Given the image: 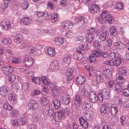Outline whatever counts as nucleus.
I'll return each mask as SVG.
<instances>
[{
	"instance_id": "nucleus-31",
	"label": "nucleus",
	"mask_w": 129,
	"mask_h": 129,
	"mask_svg": "<svg viewBox=\"0 0 129 129\" xmlns=\"http://www.w3.org/2000/svg\"><path fill=\"white\" fill-rule=\"evenodd\" d=\"M47 112L48 113V115L50 116H52L54 113V108L51 105H49L47 107Z\"/></svg>"
},
{
	"instance_id": "nucleus-23",
	"label": "nucleus",
	"mask_w": 129,
	"mask_h": 129,
	"mask_svg": "<svg viewBox=\"0 0 129 129\" xmlns=\"http://www.w3.org/2000/svg\"><path fill=\"white\" fill-rule=\"evenodd\" d=\"M82 104V109L83 112L88 111V109L91 107L90 103L87 102H84Z\"/></svg>"
},
{
	"instance_id": "nucleus-62",
	"label": "nucleus",
	"mask_w": 129,
	"mask_h": 129,
	"mask_svg": "<svg viewBox=\"0 0 129 129\" xmlns=\"http://www.w3.org/2000/svg\"><path fill=\"white\" fill-rule=\"evenodd\" d=\"M79 121L80 123L81 126H82V125L85 123V122H86V121L82 117H80L79 118Z\"/></svg>"
},
{
	"instance_id": "nucleus-18",
	"label": "nucleus",
	"mask_w": 129,
	"mask_h": 129,
	"mask_svg": "<svg viewBox=\"0 0 129 129\" xmlns=\"http://www.w3.org/2000/svg\"><path fill=\"white\" fill-rule=\"evenodd\" d=\"M84 113L86 119L87 120L89 121L91 120L92 117L94 115L93 111L90 110L85 111Z\"/></svg>"
},
{
	"instance_id": "nucleus-27",
	"label": "nucleus",
	"mask_w": 129,
	"mask_h": 129,
	"mask_svg": "<svg viewBox=\"0 0 129 129\" xmlns=\"http://www.w3.org/2000/svg\"><path fill=\"white\" fill-rule=\"evenodd\" d=\"M76 81L78 85H82L85 82V79L83 77L80 76L76 78Z\"/></svg>"
},
{
	"instance_id": "nucleus-7",
	"label": "nucleus",
	"mask_w": 129,
	"mask_h": 129,
	"mask_svg": "<svg viewBox=\"0 0 129 129\" xmlns=\"http://www.w3.org/2000/svg\"><path fill=\"white\" fill-rule=\"evenodd\" d=\"M1 26L5 30L9 29L11 27V24L8 20L5 19L1 21Z\"/></svg>"
},
{
	"instance_id": "nucleus-13",
	"label": "nucleus",
	"mask_w": 129,
	"mask_h": 129,
	"mask_svg": "<svg viewBox=\"0 0 129 129\" xmlns=\"http://www.w3.org/2000/svg\"><path fill=\"white\" fill-rule=\"evenodd\" d=\"M50 88L51 90L52 91V95L54 97H57L59 95V89L58 87L52 85L51 86Z\"/></svg>"
},
{
	"instance_id": "nucleus-63",
	"label": "nucleus",
	"mask_w": 129,
	"mask_h": 129,
	"mask_svg": "<svg viewBox=\"0 0 129 129\" xmlns=\"http://www.w3.org/2000/svg\"><path fill=\"white\" fill-rule=\"evenodd\" d=\"M125 116L124 115L122 116L120 118V122L123 126L124 124V121L125 120Z\"/></svg>"
},
{
	"instance_id": "nucleus-34",
	"label": "nucleus",
	"mask_w": 129,
	"mask_h": 129,
	"mask_svg": "<svg viewBox=\"0 0 129 129\" xmlns=\"http://www.w3.org/2000/svg\"><path fill=\"white\" fill-rule=\"evenodd\" d=\"M27 46L24 47L27 48V52L29 53H33L35 52V49H36L33 46H28L27 44Z\"/></svg>"
},
{
	"instance_id": "nucleus-11",
	"label": "nucleus",
	"mask_w": 129,
	"mask_h": 129,
	"mask_svg": "<svg viewBox=\"0 0 129 129\" xmlns=\"http://www.w3.org/2000/svg\"><path fill=\"white\" fill-rule=\"evenodd\" d=\"M28 106L30 109L34 110L37 109L39 106L38 104L34 100H31L28 104Z\"/></svg>"
},
{
	"instance_id": "nucleus-6",
	"label": "nucleus",
	"mask_w": 129,
	"mask_h": 129,
	"mask_svg": "<svg viewBox=\"0 0 129 129\" xmlns=\"http://www.w3.org/2000/svg\"><path fill=\"white\" fill-rule=\"evenodd\" d=\"M59 61L57 59H54L51 63L49 68L52 71L57 70L59 64Z\"/></svg>"
},
{
	"instance_id": "nucleus-64",
	"label": "nucleus",
	"mask_w": 129,
	"mask_h": 129,
	"mask_svg": "<svg viewBox=\"0 0 129 129\" xmlns=\"http://www.w3.org/2000/svg\"><path fill=\"white\" fill-rule=\"evenodd\" d=\"M104 63L106 65L111 66H113V61L111 60H108L105 61Z\"/></svg>"
},
{
	"instance_id": "nucleus-51",
	"label": "nucleus",
	"mask_w": 129,
	"mask_h": 129,
	"mask_svg": "<svg viewBox=\"0 0 129 129\" xmlns=\"http://www.w3.org/2000/svg\"><path fill=\"white\" fill-rule=\"evenodd\" d=\"M96 81L97 83H101L103 82V80L101 77V75L99 74L96 75Z\"/></svg>"
},
{
	"instance_id": "nucleus-3",
	"label": "nucleus",
	"mask_w": 129,
	"mask_h": 129,
	"mask_svg": "<svg viewBox=\"0 0 129 129\" xmlns=\"http://www.w3.org/2000/svg\"><path fill=\"white\" fill-rule=\"evenodd\" d=\"M110 15L109 12L104 10L103 11L101 15V18H98L96 20L101 24L105 23L106 19Z\"/></svg>"
},
{
	"instance_id": "nucleus-57",
	"label": "nucleus",
	"mask_w": 129,
	"mask_h": 129,
	"mask_svg": "<svg viewBox=\"0 0 129 129\" xmlns=\"http://www.w3.org/2000/svg\"><path fill=\"white\" fill-rule=\"evenodd\" d=\"M28 6V3L27 2H25L22 4V8L23 9H26Z\"/></svg>"
},
{
	"instance_id": "nucleus-8",
	"label": "nucleus",
	"mask_w": 129,
	"mask_h": 129,
	"mask_svg": "<svg viewBox=\"0 0 129 129\" xmlns=\"http://www.w3.org/2000/svg\"><path fill=\"white\" fill-rule=\"evenodd\" d=\"M1 69L3 73L8 75H9L13 70V68L12 67L6 66H2Z\"/></svg>"
},
{
	"instance_id": "nucleus-45",
	"label": "nucleus",
	"mask_w": 129,
	"mask_h": 129,
	"mask_svg": "<svg viewBox=\"0 0 129 129\" xmlns=\"http://www.w3.org/2000/svg\"><path fill=\"white\" fill-rule=\"evenodd\" d=\"M96 57L92 53L89 57L88 60L91 62H94L95 60Z\"/></svg>"
},
{
	"instance_id": "nucleus-41",
	"label": "nucleus",
	"mask_w": 129,
	"mask_h": 129,
	"mask_svg": "<svg viewBox=\"0 0 129 129\" xmlns=\"http://www.w3.org/2000/svg\"><path fill=\"white\" fill-rule=\"evenodd\" d=\"M2 42L5 44H10L11 43V40L10 38H3L1 40Z\"/></svg>"
},
{
	"instance_id": "nucleus-52",
	"label": "nucleus",
	"mask_w": 129,
	"mask_h": 129,
	"mask_svg": "<svg viewBox=\"0 0 129 129\" xmlns=\"http://www.w3.org/2000/svg\"><path fill=\"white\" fill-rule=\"evenodd\" d=\"M103 96L102 95L101 93H98V96H97V100L99 103L102 102L103 100Z\"/></svg>"
},
{
	"instance_id": "nucleus-25",
	"label": "nucleus",
	"mask_w": 129,
	"mask_h": 129,
	"mask_svg": "<svg viewBox=\"0 0 129 129\" xmlns=\"http://www.w3.org/2000/svg\"><path fill=\"white\" fill-rule=\"evenodd\" d=\"M21 22L24 24L27 25L31 24L32 22V21L30 18L26 17L23 18L22 19Z\"/></svg>"
},
{
	"instance_id": "nucleus-58",
	"label": "nucleus",
	"mask_w": 129,
	"mask_h": 129,
	"mask_svg": "<svg viewBox=\"0 0 129 129\" xmlns=\"http://www.w3.org/2000/svg\"><path fill=\"white\" fill-rule=\"evenodd\" d=\"M93 45L94 47L99 49L101 46L100 43L98 40H96L95 42L93 43Z\"/></svg>"
},
{
	"instance_id": "nucleus-21",
	"label": "nucleus",
	"mask_w": 129,
	"mask_h": 129,
	"mask_svg": "<svg viewBox=\"0 0 129 129\" xmlns=\"http://www.w3.org/2000/svg\"><path fill=\"white\" fill-rule=\"evenodd\" d=\"M70 96L67 94H65L62 96L63 103L66 105H68L71 102Z\"/></svg>"
},
{
	"instance_id": "nucleus-55",
	"label": "nucleus",
	"mask_w": 129,
	"mask_h": 129,
	"mask_svg": "<svg viewBox=\"0 0 129 129\" xmlns=\"http://www.w3.org/2000/svg\"><path fill=\"white\" fill-rule=\"evenodd\" d=\"M26 122V120L25 118H23L21 119L18 121V125H22L24 124Z\"/></svg>"
},
{
	"instance_id": "nucleus-35",
	"label": "nucleus",
	"mask_w": 129,
	"mask_h": 129,
	"mask_svg": "<svg viewBox=\"0 0 129 129\" xmlns=\"http://www.w3.org/2000/svg\"><path fill=\"white\" fill-rule=\"evenodd\" d=\"M50 19L51 21L54 23L56 22L57 20V15L55 13H52L51 15Z\"/></svg>"
},
{
	"instance_id": "nucleus-20",
	"label": "nucleus",
	"mask_w": 129,
	"mask_h": 129,
	"mask_svg": "<svg viewBox=\"0 0 129 129\" xmlns=\"http://www.w3.org/2000/svg\"><path fill=\"white\" fill-rule=\"evenodd\" d=\"M65 42V40L63 38L57 37L55 39L53 43L55 45L59 46L62 45Z\"/></svg>"
},
{
	"instance_id": "nucleus-37",
	"label": "nucleus",
	"mask_w": 129,
	"mask_h": 129,
	"mask_svg": "<svg viewBox=\"0 0 129 129\" xmlns=\"http://www.w3.org/2000/svg\"><path fill=\"white\" fill-rule=\"evenodd\" d=\"M54 49L51 48H48L47 49V53L48 55L52 56L55 54V51Z\"/></svg>"
},
{
	"instance_id": "nucleus-61",
	"label": "nucleus",
	"mask_w": 129,
	"mask_h": 129,
	"mask_svg": "<svg viewBox=\"0 0 129 129\" xmlns=\"http://www.w3.org/2000/svg\"><path fill=\"white\" fill-rule=\"evenodd\" d=\"M12 115V116L14 117H17L19 115L18 112L15 110H13L12 113H11Z\"/></svg>"
},
{
	"instance_id": "nucleus-15",
	"label": "nucleus",
	"mask_w": 129,
	"mask_h": 129,
	"mask_svg": "<svg viewBox=\"0 0 129 129\" xmlns=\"http://www.w3.org/2000/svg\"><path fill=\"white\" fill-rule=\"evenodd\" d=\"M9 88L7 85H5L0 88V94L3 96L7 95L9 92Z\"/></svg>"
},
{
	"instance_id": "nucleus-42",
	"label": "nucleus",
	"mask_w": 129,
	"mask_h": 129,
	"mask_svg": "<svg viewBox=\"0 0 129 129\" xmlns=\"http://www.w3.org/2000/svg\"><path fill=\"white\" fill-rule=\"evenodd\" d=\"M16 99V95L14 93H11L9 95V100L13 101H15Z\"/></svg>"
},
{
	"instance_id": "nucleus-4",
	"label": "nucleus",
	"mask_w": 129,
	"mask_h": 129,
	"mask_svg": "<svg viewBox=\"0 0 129 129\" xmlns=\"http://www.w3.org/2000/svg\"><path fill=\"white\" fill-rule=\"evenodd\" d=\"M16 37L15 43L18 47H20V48L22 49L24 47L27 46V44L20 41V40H21V38H22L21 35L19 34H17Z\"/></svg>"
},
{
	"instance_id": "nucleus-12",
	"label": "nucleus",
	"mask_w": 129,
	"mask_h": 129,
	"mask_svg": "<svg viewBox=\"0 0 129 129\" xmlns=\"http://www.w3.org/2000/svg\"><path fill=\"white\" fill-rule=\"evenodd\" d=\"M62 26L64 30L72 28L73 27V24L69 21H66L62 23Z\"/></svg>"
},
{
	"instance_id": "nucleus-46",
	"label": "nucleus",
	"mask_w": 129,
	"mask_h": 129,
	"mask_svg": "<svg viewBox=\"0 0 129 129\" xmlns=\"http://www.w3.org/2000/svg\"><path fill=\"white\" fill-rule=\"evenodd\" d=\"M31 94L33 96L38 95V96H39V95H41V91L37 89H34L33 92L31 93Z\"/></svg>"
},
{
	"instance_id": "nucleus-2",
	"label": "nucleus",
	"mask_w": 129,
	"mask_h": 129,
	"mask_svg": "<svg viewBox=\"0 0 129 129\" xmlns=\"http://www.w3.org/2000/svg\"><path fill=\"white\" fill-rule=\"evenodd\" d=\"M87 31V33L86 36V40L88 43H90L94 40V35H95L97 36L99 34V31L93 27H91Z\"/></svg>"
},
{
	"instance_id": "nucleus-49",
	"label": "nucleus",
	"mask_w": 129,
	"mask_h": 129,
	"mask_svg": "<svg viewBox=\"0 0 129 129\" xmlns=\"http://www.w3.org/2000/svg\"><path fill=\"white\" fill-rule=\"evenodd\" d=\"M4 108L5 109L8 110H11L13 109L12 106L10 105L8 103H6L4 104Z\"/></svg>"
},
{
	"instance_id": "nucleus-40",
	"label": "nucleus",
	"mask_w": 129,
	"mask_h": 129,
	"mask_svg": "<svg viewBox=\"0 0 129 129\" xmlns=\"http://www.w3.org/2000/svg\"><path fill=\"white\" fill-rule=\"evenodd\" d=\"M38 98L39 99V101L42 104H44V103L48 101V100L46 98L43 96L42 94L39 95Z\"/></svg>"
},
{
	"instance_id": "nucleus-9",
	"label": "nucleus",
	"mask_w": 129,
	"mask_h": 129,
	"mask_svg": "<svg viewBox=\"0 0 129 129\" xmlns=\"http://www.w3.org/2000/svg\"><path fill=\"white\" fill-rule=\"evenodd\" d=\"M99 31V37L100 39L102 41H103L107 39V36L108 35V31H99Z\"/></svg>"
},
{
	"instance_id": "nucleus-47",
	"label": "nucleus",
	"mask_w": 129,
	"mask_h": 129,
	"mask_svg": "<svg viewBox=\"0 0 129 129\" xmlns=\"http://www.w3.org/2000/svg\"><path fill=\"white\" fill-rule=\"evenodd\" d=\"M106 21H107L110 24H113L114 22V20L112 17H111V15H110L109 16H108L106 19Z\"/></svg>"
},
{
	"instance_id": "nucleus-50",
	"label": "nucleus",
	"mask_w": 129,
	"mask_h": 129,
	"mask_svg": "<svg viewBox=\"0 0 129 129\" xmlns=\"http://www.w3.org/2000/svg\"><path fill=\"white\" fill-rule=\"evenodd\" d=\"M8 80L10 82H13L16 79L15 76L14 74H12L11 76H8Z\"/></svg>"
},
{
	"instance_id": "nucleus-59",
	"label": "nucleus",
	"mask_w": 129,
	"mask_h": 129,
	"mask_svg": "<svg viewBox=\"0 0 129 129\" xmlns=\"http://www.w3.org/2000/svg\"><path fill=\"white\" fill-rule=\"evenodd\" d=\"M115 126V123L113 122H111L108 125L109 129H114Z\"/></svg>"
},
{
	"instance_id": "nucleus-39",
	"label": "nucleus",
	"mask_w": 129,
	"mask_h": 129,
	"mask_svg": "<svg viewBox=\"0 0 129 129\" xmlns=\"http://www.w3.org/2000/svg\"><path fill=\"white\" fill-rule=\"evenodd\" d=\"M12 63L15 64H19L21 62V59L19 57H14L11 60Z\"/></svg>"
},
{
	"instance_id": "nucleus-53",
	"label": "nucleus",
	"mask_w": 129,
	"mask_h": 129,
	"mask_svg": "<svg viewBox=\"0 0 129 129\" xmlns=\"http://www.w3.org/2000/svg\"><path fill=\"white\" fill-rule=\"evenodd\" d=\"M118 83V84L122 83L124 82L125 81V79L123 77L119 76L118 78L116 79Z\"/></svg>"
},
{
	"instance_id": "nucleus-17",
	"label": "nucleus",
	"mask_w": 129,
	"mask_h": 129,
	"mask_svg": "<svg viewBox=\"0 0 129 129\" xmlns=\"http://www.w3.org/2000/svg\"><path fill=\"white\" fill-rule=\"evenodd\" d=\"M73 72V69H68L67 70L66 73V77L68 81L71 80L73 78L72 73Z\"/></svg>"
},
{
	"instance_id": "nucleus-30",
	"label": "nucleus",
	"mask_w": 129,
	"mask_h": 129,
	"mask_svg": "<svg viewBox=\"0 0 129 129\" xmlns=\"http://www.w3.org/2000/svg\"><path fill=\"white\" fill-rule=\"evenodd\" d=\"M73 57L79 62L81 60H83V54H82L75 53L74 54Z\"/></svg>"
},
{
	"instance_id": "nucleus-5",
	"label": "nucleus",
	"mask_w": 129,
	"mask_h": 129,
	"mask_svg": "<svg viewBox=\"0 0 129 129\" xmlns=\"http://www.w3.org/2000/svg\"><path fill=\"white\" fill-rule=\"evenodd\" d=\"M108 111L111 115H116L118 112L117 105L115 104H111L109 107Z\"/></svg>"
},
{
	"instance_id": "nucleus-19",
	"label": "nucleus",
	"mask_w": 129,
	"mask_h": 129,
	"mask_svg": "<svg viewBox=\"0 0 129 129\" xmlns=\"http://www.w3.org/2000/svg\"><path fill=\"white\" fill-rule=\"evenodd\" d=\"M100 7L98 5L93 4L91 6L90 11L93 13H95L99 11Z\"/></svg>"
},
{
	"instance_id": "nucleus-26",
	"label": "nucleus",
	"mask_w": 129,
	"mask_h": 129,
	"mask_svg": "<svg viewBox=\"0 0 129 129\" xmlns=\"http://www.w3.org/2000/svg\"><path fill=\"white\" fill-rule=\"evenodd\" d=\"M89 97L92 103H95L97 100V96L95 93L93 92H91L89 93Z\"/></svg>"
},
{
	"instance_id": "nucleus-48",
	"label": "nucleus",
	"mask_w": 129,
	"mask_h": 129,
	"mask_svg": "<svg viewBox=\"0 0 129 129\" xmlns=\"http://www.w3.org/2000/svg\"><path fill=\"white\" fill-rule=\"evenodd\" d=\"M116 8L118 9L122 10L123 9V4L121 2L117 3L116 5Z\"/></svg>"
},
{
	"instance_id": "nucleus-60",
	"label": "nucleus",
	"mask_w": 129,
	"mask_h": 129,
	"mask_svg": "<svg viewBox=\"0 0 129 129\" xmlns=\"http://www.w3.org/2000/svg\"><path fill=\"white\" fill-rule=\"evenodd\" d=\"M109 55V53L107 52H103L102 53L101 58H107Z\"/></svg>"
},
{
	"instance_id": "nucleus-44",
	"label": "nucleus",
	"mask_w": 129,
	"mask_h": 129,
	"mask_svg": "<svg viewBox=\"0 0 129 129\" xmlns=\"http://www.w3.org/2000/svg\"><path fill=\"white\" fill-rule=\"evenodd\" d=\"M31 80L36 84H39L40 83V78L38 77H34L32 78Z\"/></svg>"
},
{
	"instance_id": "nucleus-32",
	"label": "nucleus",
	"mask_w": 129,
	"mask_h": 129,
	"mask_svg": "<svg viewBox=\"0 0 129 129\" xmlns=\"http://www.w3.org/2000/svg\"><path fill=\"white\" fill-rule=\"evenodd\" d=\"M53 103L54 107L55 109H57L60 108L61 105L60 102L59 100L55 99L53 100Z\"/></svg>"
},
{
	"instance_id": "nucleus-14",
	"label": "nucleus",
	"mask_w": 129,
	"mask_h": 129,
	"mask_svg": "<svg viewBox=\"0 0 129 129\" xmlns=\"http://www.w3.org/2000/svg\"><path fill=\"white\" fill-rule=\"evenodd\" d=\"M109 108L108 103H106L102 105L100 109V111L102 115L108 114V109Z\"/></svg>"
},
{
	"instance_id": "nucleus-29",
	"label": "nucleus",
	"mask_w": 129,
	"mask_h": 129,
	"mask_svg": "<svg viewBox=\"0 0 129 129\" xmlns=\"http://www.w3.org/2000/svg\"><path fill=\"white\" fill-rule=\"evenodd\" d=\"M102 51L99 49L94 50L92 52V53L95 55V57L100 58L101 57Z\"/></svg>"
},
{
	"instance_id": "nucleus-56",
	"label": "nucleus",
	"mask_w": 129,
	"mask_h": 129,
	"mask_svg": "<svg viewBox=\"0 0 129 129\" xmlns=\"http://www.w3.org/2000/svg\"><path fill=\"white\" fill-rule=\"evenodd\" d=\"M121 60L116 59L114 61H113V66H117L119 65L121 63Z\"/></svg>"
},
{
	"instance_id": "nucleus-38",
	"label": "nucleus",
	"mask_w": 129,
	"mask_h": 129,
	"mask_svg": "<svg viewBox=\"0 0 129 129\" xmlns=\"http://www.w3.org/2000/svg\"><path fill=\"white\" fill-rule=\"evenodd\" d=\"M115 90L117 92H120L122 91L123 89V87L120 84H117L114 86Z\"/></svg>"
},
{
	"instance_id": "nucleus-54",
	"label": "nucleus",
	"mask_w": 129,
	"mask_h": 129,
	"mask_svg": "<svg viewBox=\"0 0 129 129\" xmlns=\"http://www.w3.org/2000/svg\"><path fill=\"white\" fill-rule=\"evenodd\" d=\"M122 94L125 96H129V90L128 88L123 89Z\"/></svg>"
},
{
	"instance_id": "nucleus-22",
	"label": "nucleus",
	"mask_w": 129,
	"mask_h": 129,
	"mask_svg": "<svg viewBox=\"0 0 129 129\" xmlns=\"http://www.w3.org/2000/svg\"><path fill=\"white\" fill-rule=\"evenodd\" d=\"M84 21V17L82 16L77 17L75 20V23L78 24L80 26L85 24Z\"/></svg>"
},
{
	"instance_id": "nucleus-28",
	"label": "nucleus",
	"mask_w": 129,
	"mask_h": 129,
	"mask_svg": "<svg viewBox=\"0 0 129 129\" xmlns=\"http://www.w3.org/2000/svg\"><path fill=\"white\" fill-rule=\"evenodd\" d=\"M109 31L111 35L114 36L116 37L118 35V31L116 29L114 26L111 27L110 28Z\"/></svg>"
},
{
	"instance_id": "nucleus-10",
	"label": "nucleus",
	"mask_w": 129,
	"mask_h": 129,
	"mask_svg": "<svg viewBox=\"0 0 129 129\" xmlns=\"http://www.w3.org/2000/svg\"><path fill=\"white\" fill-rule=\"evenodd\" d=\"M110 90L109 88L107 87L102 90L101 93L102 95L103 96L104 98L106 99H109L111 96L110 93Z\"/></svg>"
},
{
	"instance_id": "nucleus-43",
	"label": "nucleus",
	"mask_w": 129,
	"mask_h": 129,
	"mask_svg": "<svg viewBox=\"0 0 129 129\" xmlns=\"http://www.w3.org/2000/svg\"><path fill=\"white\" fill-rule=\"evenodd\" d=\"M119 72L120 75L125 76L126 75V69L123 68H121L119 70Z\"/></svg>"
},
{
	"instance_id": "nucleus-1",
	"label": "nucleus",
	"mask_w": 129,
	"mask_h": 129,
	"mask_svg": "<svg viewBox=\"0 0 129 129\" xmlns=\"http://www.w3.org/2000/svg\"><path fill=\"white\" fill-rule=\"evenodd\" d=\"M70 113L69 109L66 108L63 109L61 108L59 110L56 112L54 114L53 118L55 121L57 122L60 121L62 119L68 116Z\"/></svg>"
},
{
	"instance_id": "nucleus-24",
	"label": "nucleus",
	"mask_w": 129,
	"mask_h": 129,
	"mask_svg": "<svg viewBox=\"0 0 129 129\" xmlns=\"http://www.w3.org/2000/svg\"><path fill=\"white\" fill-rule=\"evenodd\" d=\"M82 95H76L74 98L75 101L74 104L76 106H79L82 100Z\"/></svg>"
},
{
	"instance_id": "nucleus-16",
	"label": "nucleus",
	"mask_w": 129,
	"mask_h": 129,
	"mask_svg": "<svg viewBox=\"0 0 129 129\" xmlns=\"http://www.w3.org/2000/svg\"><path fill=\"white\" fill-rule=\"evenodd\" d=\"M33 60L32 58L27 57L25 58L23 62L27 67H30L33 63Z\"/></svg>"
},
{
	"instance_id": "nucleus-33",
	"label": "nucleus",
	"mask_w": 129,
	"mask_h": 129,
	"mask_svg": "<svg viewBox=\"0 0 129 129\" xmlns=\"http://www.w3.org/2000/svg\"><path fill=\"white\" fill-rule=\"evenodd\" d=\"M102 73L106 77H109L112 76L111 72L109 69H106L103 70Z\"/></svg>"
},
{
	"instance_id": "nucleus-36",
	"label": "nucleus",
	"mask_w": 129,
	"mask_h": 129,
	"mask_svg": "<svg viewBox=\"0 0 129 129\" xmlns=\"http://www.w3.org/2000/svg\"><path fill=\"white\" fill-rule=\"evenodd\" d=\"M63 61L67 64H69L71 61V59L70 55L68 54H66L63 58Z\"/></svg>"
}]
</instances>
